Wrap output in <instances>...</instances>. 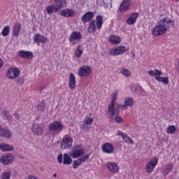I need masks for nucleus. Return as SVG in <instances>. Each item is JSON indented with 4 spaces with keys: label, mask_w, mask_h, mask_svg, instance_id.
<instances>
[{
    "label": "nucleus",
    "mask_w": 179,
    "mask_h": 179,
    "mask_svg": "<svg viewBox=\"0 0 179 179\" xmlns=\"http://www.w3.org/2000/svg\"><path fill=\"white\" fill-rule=\"evenodd\" d=\"M174 26V21L172 20H167L164 18L160 20L159 24L153 28L152 34L153 36H162L167 33V27Z\"/></svg>",
    "instance_id": "f257e3e1"
},
{
    "label": "nucleus",
    "mask_w": 179,
    "mask_h": 179,
    "mask_svg": "<svg viewBox=\"0 0 179 179\" xmlns=\"http://www.w3.org/2000/svg\"><path fill=\"white\" fill-rule=\"evenodd\" d=\"M117 93L115 92L113 94L112 100L109 105L108 106V110H106V113L110 115L111 118L114 117V115H120V107H121V105L116 103L115 101H117Z\"/></svg>",
    "instance_id": "f03ea898"
},
{
    "label": "nucleus",
    "mask_w": 179,
    "mask_h": 179,
    "mask_svg": "<svg viewBox=\"0 0 179 179\" xmlns=\"http://www.w3.org/2000/svg\"><path fill=\"white\" fill-rule=\"evenodd\" d=\"M150 76H155V80H157L158 82H162L164 85H169V77H160L162 76V71L159 69H155V71H149L148 72Z\"/></svg>",
    "instance_id": "7ed1b4c3"
},
{
    "label": "nucleus",
    "mask_w": 179,
    "mask_h": 179,
    "mask_svg": "<svg viewBox=\"0 0 179 179\" xmlns=\"http://www.w3.org/2000/svg\"><path fill=\"white\" fill-rule=\"evenodd\" d=\"M83 155H85V150L80 145L74 146L72 151L70 152V156L73 157V159H78V157H80L83 156Z\"/></svg>",
    "instance_id": "20e7f679"
},
{
    "label": "nucleus",
    "mask_w": 179,
    "mask_h": 179,
    "mask_svg": "<svg viewBox=\"0 0 179 179\" xmlns=\"http://www.w3.org/2000/svg\"><path fill=\"white\" fill-rule=\"evenodd\" d=\"M69 40L71 43V45H75L82 40V34L79 31H73L69 36Z\"/></svg>",
    "instance_id": "39448f33"
},
{
    "label": "nucleus",
    "mask_w": 179,
    "mask_h": 179,
    "mask_svg": "<svg viewBox=\"0 0 179 179\" xmlns=\"http://www.w3.org/2000/svg\"><path fill=\"white\" fill-rule=\"evenodd\" d=\"M14 159L15 158L12 154L8 153L6 155L1 156L0 162L1 164H3V166H9V164H12V163H13Z\"/></svg>",
    "instance_id": "423d86ee"
},
{
    "label": "nucleus",
    "mask_w": 179,
    "mask_h": 179,
    "mask_svg": "<svg viewBox=\"0 0 179 179\" xmlns=\"http://www.w3.org/2000/svg\"><path fill=\"white\" fill-rule=\"evenodd\" d=\"M92 72V67L90 66H83L78 71V76L83 78L85 76H89Z\"/></svg>",
    "instance_id": "0eeeda50"
},
{
    "label": "nucleus",
    "mask_w": 179,
    "mask_h": 179,
    "mask_svg": "<svg viewBox=\"0 0 179 179\" xmlns=\"http://www.w3.org/2000/svg\"><path fill=\"white\" fill-rule=\"evenodd\" d=\"M49 131H62L64 129V124L61 122L55 121L49 124Z\"/></svg>",
    "instance_id": "6e6552de"
},
{
    "label": "nucleus",
    "mask_w": 179,
    "mask_h": 179,
    "mask_svg": "<svg viewBox=\"0 0 179 179\" xmlns=\"http://www.w3.org/2000/svg\"><path fill=\"white\" fill-rule=\"evenodd\" d=\"M124 52H127V48L123 45L117 46L110 50V55H120L121 54H124Z\"/></svg>",
    "instance_id": "1a4fd4ad"
},
{
    "label": "nucleus",
    "mask_w": 179,
    "mask_h": 179,
    "mask_svg": "<svg viewBox=\"0 0 179 179\" xmlns=\"http://www.w3.org/2000/svg\"><path fill=\"white\" fill-rule=\"evenodd\" d=\"M158 162L159 159H157V157L152 158L151 160H150L146 166L147 173H152V171L155 170V167L157 166Z\"/></svg>",
    "instance_id": "9d476101"
},
{
    "label": "nucleus",
    "mask_w": 179,
    "mask_h": 179,
    "mask_svg": "<svg viewBox=\"0 0 179 179\" xmlns=\"http://www.w3.org/2000/svg\"><path fill=\"white\" fill-rule=\"evenodd\" d=\"M73 140L71 137L64 138L60 145L61 149H69L72 147Z\"/></svg>",
    "instance_id": "9b49d317"
},
{
    "label": "nucleus",
    "mask_w": 179,
    "mask_h": 179,
    "mask_svg": "<svg viewBox=\"0 0 179 179\" xmlns=\"http://www.w3.org/2000/svg\"><path fill=\"white\" fill-rule=\"evenodd\" d=\"M20 75V70L17 68H11L7 71V76L8 79H15Z\"/></svg>",
    "instance_id": "f8f14e48"
},
{
    "label": "nucleus",
    "mask_w": 179,
    "mask_h": 179,
    "mask_svg": "<svg viewBox=\"0 0 179 179\" xmlns=\"http://www.w3.org/2000/svg\"><path fill=\"white\" fill-rule=\"evenodd\" d=\"M89 157H90V155L87 154L80 157L78 160L73 161V169H78V167H79L80 164H82L83 163H85V162H86V160H87Z\"/></svg>",
    "instance_id": "ddd939ff"
},
{
    "label": "nucleus",
    "mask_w": 179,
    "mask_h": 179,
    "mask_svg": "<svg viewBox=\"0 0 179 179\" xmlns=\"http://www.w3.org/2000/svg\"><path fill=\"white\" fill-rule=\"evenodd\" d=\"M102 150L104 153H108V155H111L114 153V147L110 143H106L102 145Z\"/></svg>",
    "instance_id": "4468645a"
},
{
    "label": "nucleus",
    "mask_w": 179,
    "mask_h": 179,
    "mask_svg": "<svg viewBox=\"0 0 179 179\" xmlns=\"http://www.w3.org/2000/svg\"><path fill=\"white\" fill-rule=\"evenodd\" d=\"M94 17V13L92 11H88L83 15L82 21L84 23H87V22H90V20H92V19H93Z\"/></svg>",
    "instance_id": "2eb2a0df"
},
{
    "label": "nucleus",
    "mask_w": 179,
    "mask_h": 179,
    "mask_svg": "<svg viewBox=\"0 0 179 179\" xmlns=\"http://www.w3.org/2000/svg\"><path fill=\"white\" fill-rule=\"evenodd\" d=\"M31 131L33 132L34 135H43V127L38 124H32Z\"/></svg>",
    "instance_id": "dca6fc26"
},
{
    "label": "nucleus",
    "mask_w": 179,
    "mask_h": 179,
    "mask_svg": "<svg viewBox=\"0 0 179 179\" xmlns=\"http://www.w3.org/2000/svg\"><path fill=\"white\" fill-rule=\"evenodd\" d=\"M75 11L71 8L64 9L60 12L61 16L64 17H73Z\"/></svg>",
    "instance_id": "f3484780"
},
{
    "label": "nucleus",
    "mask_w": 179,
    "mask_h": 179,
    "mask_svg": "<svg viewBox=\"0 0 179 179\" xmlns=\"http://www.w3.org/2000/svg\"><path fill=\"white\" fill-rule=\"evenodd\" d=\"M48 15H52V13L55 12V13H59V9L57 8L56 5H49L46 7L45 9Z\"/></svg>",
    "instance_id": "a211bd4d"
},
{
    "label": "nucleus",
    "mask_w": 179,
    "mask_h": 179,
    "mask_svg": "<svg viewBox=\"0 0 179 179\" xmlns=\"http://www.w3.org/2000/svg\"><path fill=\"white\" fill-rule=\"evenodd\" d=\"M134 106V98L132 97H127L125 98L124 103V105H120V107L122 108V110H125L127 107H132Z\"/></svg>",
    "instance_id": "6ab92c4d"
},
{
    "label": "nucleus",
    "mask_w": 179,
    "mask_h": 179,
    "mask_svg": "<svg viewBox=\"0 0 179 179\" xmlns=\"http://www.w3.org/2000/svg\"><path fill=\"white\" fill-rule=\"evenodd\" d=\"M131 3V0H123L122 3L120 4L119 8V10L120 12H126L129 8V5Z\"/></svg>",
    "instance_id": "aec40b11"
},
{
    "label": "nucleus",
    "mask_w": 179,
    "mask_h": 179,
    "mask_svg": "<svg viewBox=\"0 0 179 179\" xmlns=\"http://www.w3.org/2000/svg\"><path fill=\"white\" fill-rule=\"evenodd\" d=\"M139 17V14L138 13H134L130 15V17L127 19V24H135L136 20Z\"/></svg>",
    "instance_id": "412c9836"
},
{
    "label": "nucleus",
    "mask_w": 179,
    "mask_h": 179,
    "mask_svg": "<svg viewBox=\"0 0 179 179\" xmlns=\"http://www.w3.org/2000/svg\"><path fill=\"white\" fill-rule=\"evenodd\" d=\"M69 86L71 90H73V89H75V87H76V78H75V75H73V73H71L69 76Z\"/></svg>",
    "instance_id": "4be33fe9"
},
{
    "label": "nucleus",
    "mask_w": 179,
    "mask_h": 179,
    "mask_svg": "<svg viewBox=\"0 0 179 179\" xmlns=\"http://www.w3.org/2000/svg\"><path fill=\"white\" fill-rule=\"evenodd\" d=\"M35 43H47V38L40 34H36L33 38Z\"/></svg>",
    "instance_id": "5701e85b"
},
{
    "label": "nucleus",
    "mask_w": 179,
    "mask_h": 179,
    "mask_svg": "<svg viewBox=\"0 0 179 179\" xmlns=\"http://www.w3.org/2000/svg\"><path fill=\"white\" fill-rule=\"evenodd\" d=\"M106 166L108 167V169L110 170V171L112 173H118V171L120 170L118 169V165L117 164V163H114V162H108L106 164Z\"/></svg>",
    "instance_id": "b1692460"
},
{
    "label": "nucleus",
    "mask_w": 179,
    "mask_h": 179,
    "mask_svg": "<svg viewBox=\"0 0 179 179\" xmlns=\"http://www.w3.org/2000/svg\"><path fill=\"white\" fill-rule=\"evenodd\" d=\"M19 56L22 58H26L27 59H30V58H33V52L24 50L19 51Z\"/></svg>",
    "instance_id": "393cba45"
},
{
    "label": "nucleus",
    "mask_w": 179,
    "mask_h": 179,
    "mask_svg": "<svg viewBox=\"0 0 179 179\" xmlns=\"http://www.w3.org/2000/svg\"><path fill=\"white\" fill-rule=\"evenodd\" d=\"M0 136L1 138H12V132H10V130L1 128V129L0 130Z\"/></svg>",
    "instance_id": "a878e982"
},
{
    "label": "nucleus",
    "mask_w": 179,
    "mask_h": 179,
    "mask_svg": "<svg viewBox=\"0 0 179 179\" xmlns=\"http://www.w3.org/2000/svg\"><path fill=\"white\" fill-rule=\"evenodd\" d=\"M54 2L59 12H61L62 8H65V6H66V1L65 0H54Z\"/></svg>",
    "instance_id": "bb28decb"
},
{
    "label": "nucleus",
    "mask_w": 179,
    "mask_h": 179,
    "mask_svg": "<svg viewBox=\"0 0 179 179\" xmlns=\"http://www.w3.org/2000/svg\"><path fill=\"white\" fill-rule=\"evenodd\" d=\"M20 30H22V24L20 22H16L13 29V36L15 37H17V36H19V33H20Z\"/></svg>",
    "instance_id": "cd10ccee"
},
{
    "label": "nucleus",
    "mask_w": 179,
    "mask_h": 179,
    "mask_svg": "<svg viewBox=\"0 0 179 179\" xmlns=\"http://www.w3.org/2000/svg\"><path fill=\"white\" fill-rule=\"evenodd\" d=\"M0 149L2 152H12L14 150L13 146L5 143H0Z\"/></svg>",
    "instance_id": "c85d7f7f"
},
{
    "label": "nucleus",
    "mask_w": 179,
    "mask_h": 179,
    "mask_svg": "<svg viewBox=\"0 0 179 179\" xmlns=\"http://www.w3.org/2000/svg\"><path fill=\"white\" fill-rule=\"evenodd\" d=\"M63 164H66L67 166L72 164V158L66 153L63 155Z\"/></svg>",
    "instance_id": "c756f323"
},
{
    "label": "nucleus",
    "mask_w": 179,
    "mask_h": 179,
    "mask_svg": "<svg viewBox=\"0 0 179 179\" xmlns=\"http://www.w3.org/2000/svg\"><path fill=\"white\" fill-rule=\"evenodd\" d=\"M96 20H91L90 24L87 29V31L88 33H96Z\"/></svg>",
    "instance_id": "7c9ffc66"
},
{
    "label": "nucleus",
    "mask_w": 179,
    "mask_h": 179,
    "mask_svg": "<svg viewBox=\"0 0 179 179\" xmlns=\"http://www.w3.org/2000/svg\"><path fill=\"white\" fill-rule=\"evenodd\" d=\"M109 41L112 44H120V43H121V38L118 36L113 35L109 38Z\"/></svg>",
    "instance_id": "2f4dec72"
},
{
    "label": "nucleus",
    "mask_w": 179,
    "mask_h": 179,
    "mask_svg": "<svg viewBox=\"0 0 179 179\" xmlns=\"http://www.w3.org/2000/svg\"><path fill=\"white\" fill-rule=\"evenodd\" d=\"M82 54H83V48L79 45L75 50V56L76 58H81Z\"/></svg>",
    "instance_id": "473e14b6"
},
{
    "label": "nucleus",
    "mask_w": 179,
    "mask_h": 179,
    "mask_svg": "<svg viewBox=\"0 0 179 179\" xmlns=\"http://www.w3.org/2000/svg\"><path fill=\"white\" fill-rule=\"evenodd\" d=\"M9 33H10V27L6 26L2 29L1 36L6 37V36H9Z\"/></svg>",
    "instance_id": "72a5a7b5"
},
{
    "label": "nucleus",
    "mask_w": 179,
    "mask_h": 179,
    "mask_svg": "<svg viewBox=\"0 0 179 179\" xmlns=\"http://www.w3.org/2000/svg\"><path fill=\"white\" fill-rule=\"evenodd\" d=\"M96 27L98 29H101V26H103V17L101 15H98L96 17Z\"/></svg>",
    "instance_id": "f704fd0d"
},
{
    "label": "nucleus",
    "mask_w": 179,
    "mask_h": 179,
    "mask_svg": "<svg viewBox=\"0 0 179 179\" xmlns=\"http://www.w3.org/2000/svg\"><path fill=\"white\" fill-rule=\"evenodd\" d=\"M44 108H45V103H44V101H42L39 102L36 106V109L38 111H44Z\"/></svg>",
    "instance_id": "c9c22d12"
},
{
    "label": "nucleus",
    "mask_w": 179,
    "mask_h": 179,
    "mask_svg": "<svg viewBox=\"0 0 179 179\" xmlns=\"http://www.w3.org/2000/svg\"><path fill=\"white\" fill-rule=\"evenodd\" d=\"M121 73L125 78H131V71H129V70L127 69L126 68H122Z\"/></svg>",
    "instance_id": "e433bc0d"
},
{
    "label": "nucleus",
    "mask_w": 179,
    "mask_h": 179,
    "mask_svg": "<svg viewBox=\"0 0 179 179\" xmlns=\"http://www.w3.org/2000/svg\"><path fill=\"white\" fill-rule=\"evenodd\" d=\"M173 169H174V166L173 164H169L166 166V169L164 171V176H168L169 173L173 171Z\"/></svg>",
    "instance_id": "4c0bfd02"
},
{
    "label": "nucleus",
    "mask_w": 179,
    "mask_h": 179,
    "mask_svg": "<svg viewBox=\"0 0 179 179\" xmlns=\"http://www.w3.org/2000/svg\"><path fill=\"white\" fill-rule=\"evenodd\" d=\"M3 115L7 120V121H10V120H12V117H10V113L6 110H4L3 111Z\"/></svg>",
    "instance_id": "58836bf2"
},
{
    "label": "nucleus",
    "mask_w": 179,
    "mask_h": 179,
    "mask_svg": "<svg viewBox=\"0 0 179 179\" xmlns=\"http://www.w3.org/2000/svg\"><path fill=\"white\" fill-rule=\"evenodd\" d=\"M1 179H10V172L6 171L3 172L1 175Z\"/></svg>",
    "instance_id": "ea45409f"
},
{
    "label": "nucleus",
    "mask_w": 179,
    "mask_h": 179,
    "mask_svg": "<svg viewBox=\"0 0 179 179\" xmlns=\"http://www.w3.org/2000/svg\"><path fill=\"white\" fill-rule=\"evenodd\" d=\"M123 141H125V142H129L131 145H134V140H132L131 137L128 136V134H124Z\"/></svg>",
    "instance_id": "a19ab883"
},
{
    "label": "nucleus",
    "mask_w": 179,
    "mask_h": 179,
    "mask_svg": "<svg viewBox=\"0 0 179 179\" xmlns=\"http://www.w3.org/2000/svg\"><path fill=\"white\" fill-rule=\"evenodd\" d=\"M176 132V127L175 126H169L167 129L168 134H174Z\"/></svg>",
    "instance_id": "79ce46f5"
},
{
    "label": "nucleus",
    "mask_w": 179,
    "mask_h": 179,
    "mask_svg": "<svg viewBox=\"0 0 179 179\" xmlns=\"http://www.w3.org/2000/svg\"><path fill=\"white\" fill-rule=\"evenodd\" d=\"M130 89L132 93H134V94H136V92H138V86L134 85H131Z\"/></svg>",
    "instance_id": "37998d69"
},
{
    "label": "nucleus",
    "mask_w": 179,
    "mask_h": 179,
    "mask_svg": "<svg viewBox=\"0 0 179 179\" xmlns=\"http://www.w3.org/2000/svg\"><path fill=\"white\" fill-rule=\"evenodd\" d=\"M84 124H86V125H92L93 124V118H88L83 121Z\"/></svg>",
    "instance_id": "c03bdc74"
},
{
    "label": "nucleus",
    "mask_w": 179,
    "mask_h": 179,
    "mask_svg": "<svg viewBox=\"0 0 179 179\" xmlns=\"http://www.w3.org/2000/svg\"><path fill=\"white\" fill-rule=\"evenodd\" d=\"M115 115H116L115 117V121H116L117 124H121V122H122V118L120 117V116H118V115H114V116Z\"/></svg>",
    "instance_id": "a18cd8bd"
},
{
    "label": "nucleus",
    "mask_w": 179,
    "mask_h": 179,
    "mask_svg": "<svg viewBox=\"0 0 179 179\" xmlns=\"http://www.w3.org/2000/svg\"><path fill=\"white\" fill-rule=\"evenodd\" d=\"M57 162L58 163L61 164V163H64V159H62V154H59L57 156Z\"/></svg>",
    "instance_id": "49530a36"
},
{
    "label": "nucleus",
    "mask_w": 179,
    "mask_h": 179,
    "mask_svg": "<svg viewBox=\"0 0 179 179\" xmlns=\"http://www.w3.org/2000/svg\"><path fill=\"white\" fill-rule=\"evenodd\" d=\"M23 78H19L17 80V85H23Z\"/></svg>",
    "instance_id": "de8ad7c7"
},
{
    "label": "nucleus",
    "mask_w": 179,
    "mask_h": 179,
    "mask_svg": "<svg viewBox=\"0 0 179 179\" xmlns=\"http://www.w3.org/2000/svg\"><path fill=\"white\" fill-rule=\"evenodd\" d=\"M117 135L120 136L122 137V139H124V135H125L124 133L122 132V131H118Z\"/></svg>",
    "instance_id": "09e8293b"
},
{
    "label": "nucleus",
    "mask_w": 179,
    "mask_h": 179,
    "mask_svg": "<svg viewBox=\"0 0 179 179\" xmlns=\"http://www.w3.org/2000/svg\"><path fill=\"white\" fill-rule=\"evenodd\" d=\"M14 117L16 120H20V115H19L18 113H15Z\"/></svg>",
    "instance_id": "8fccbe9b"
},
{
    "label": "nucleus",
    "mask_w": 179,
    "mask_h": 179,
    "mask_svg": "<svg viewBox=\"0 0 179 179\" xmlns=\"http://www.w3.org/2000/svg\"><path fill=\"white\" fill-rule=\"evenodd\" d=\"M87 124H86V123H84V124L82 125V128L83 129H86V128H87Z\"/></svg>",
    "instance_id": "3c124183"
},
{
    "label": "nucleus",
    "mask_w": 179,
    "mask_h": 179,
    "mask_svg": "<svg viewBox=\"0 0 179 179\" xmlns=\"http://www.w3.org/2000/svg\"><path fill=\"white\" fill-rule=\"evenodd\" d=\"M1 66H3V62L2 61V59L0 58V68Z\"/></svg>",
    "instance_id": "603ef678"
},
{
    "label": "nucleus",
    "mask_w": 179,
    "mask_h": 179,
    "mask_svg": "<svg viewBox=\"0 0 179 179\" xmlns=\"http://www.w3.org/2000/svg\"><path fill=\"white\" fill-rule=\"evenodd\" d=\"M28 179H36V177H34V176H31V175H29V176H28Z\"/></svg>",
    "instance_id": "864d4df0"
},
{
    "label": "nucleus",
    "mask_w": 179,
    "mask_h": 179,
    "mask_svg": "<svg viewBox=\"0 0 179 179\" xmlns=\"http://www.w3.org/2000/svg\"><path fill=\"white\" fill-rule=\"evenodd\" d=\"M35 120H36V121H40V115L36 116Z\"/></svg>",
    "instance_id": "5fc2aeb1"
},
{
    "label": "nucleus",
    "mask_w": 179,
    "mask_h": 179,
    "mask_svg": "<svg viewBox=\"0 0 179 179\" xmlns=\"http://www.w3.org/2000/svg\"><path fill=\"white\" fill-rule=\"evenodd\" d=\"M131 55H133V57H135V52H134V51H131Z\"/></svg>",
    "instance_id": "6e6d98bb"
},
{
    "label": "nucleus",
    "mask_w": 179,
    "mask_h": 179,
    "mask_svg": "<svg viewBox=\"0 0 179 179\" xmlns=\"http://www.w3.org/2000/svg\"><path fill=\"white\" fill-rule=\"evenodd\" d=\"M53 177H55V178L57 177V173H54Z\"/></svg>",
    "instance_id": "4d7b16f0"
},
{
    "label": "nucleus",
    "mask_w": 179,
    "mask_h": 179,
    "mask_svg": "<svg viewBox=\"0 0 179 179\" xmlns=\"http://www.w3.org/2000/svg\"><path fill=\"white\" fill-rule=\"evenodd\" d=\"M2 129V127H1V126H0V130Z\"/></svg>",
    "instance_id": "13d9d810"
},
{
    "label": "nucleus",
    "mask_w": 179,
    "mask_h": 179,
    "mask_svg": "<svg viewBox=\"0 0 179 179\" xmlns=\"http://www.w3.org/2000/svg\"><path fill=\"white\" fill-rule=\"evenodd\" d=\"M172 1H176V0H172Z\"/></svg>",
    "instance_id": "bf43d9fd"
}]
</instances>
